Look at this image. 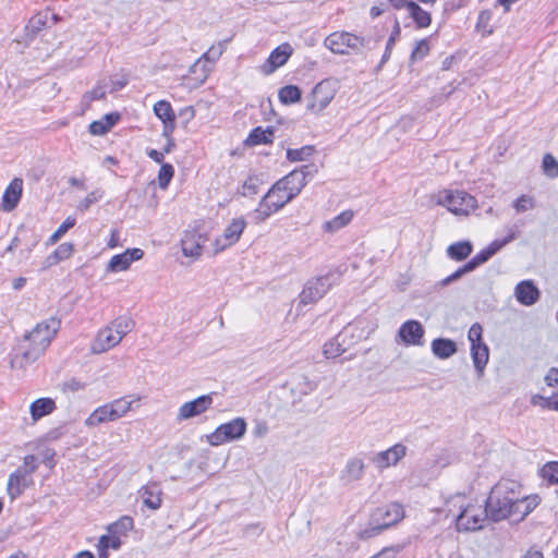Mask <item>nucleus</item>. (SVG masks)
<instances>
[{
	"instance_id": "f257e3e1",
	"label": "nucleus",
	"mask_w": 558,
	"mask_h": 558,
	"mask_svg": "<svg viewBox=\"0 0 558 558\" xmlns=\"http://www.w3.org/2000/svg\"><path fill=\"white\" fill-rule=\"evenodd\" d=\"M519 488L520 486L510 480H501L493 486L485 501L486 515L489 520L499 522L513 515Z\"/></svg>"
},
{
	"instance_id": "f03ea898",
	"label": "nucleus",
	"mask_w": 558,
	"mask_h": 558,
	"mask_svg": "<svg viewBox=\"0 0 558 558\" xmlns=\"http://www.w3.org/2000/svg\"><path fill=\"white\" fill-rule=\"evenodd\" d=\"M404 518V508L399 502H390L378 507L371 515L369 526L359 533L361 539L379 535L384 530L397 524Z\"/></svg>"
},
{
	"instance_id": "7ed1b4c3",
	"label": "nucleus",
	"mask_w": 558,
	"mask_h": 558,
	"mask_svg": "<svg viewBox=\"0 0 558 558\" xmlns=\"http://www.w3.org/2000/svg\"><path fill=\"white\" fill-rule=\"evenodd\" d=\"M514 239H515V233L513 231H511L505 239L494 240L487 247L480 251L468 263H465L463 266L459 267L450 276L442 279L440 281V286H442V287L448 286L451 282L460 279L465 274L475 270L478 266H481L484 263H486L487 260H489L497 252H499L505 245H507Z\"/></svg>"
},
{
	"instance_id": "20e7f679",
	"label": "nucleus",
	"mask_w": 558,
	"mask_h": 558,
	"mask_svg": "<svg viewBox=\"0 0 558 558\" xmlns=\"http://www.w3.org/2000/svg\"><path fill=\"white\" fill-rule=\"evenodd\" d=\"M437 204L457 216H468L477 207L475 197L464 191L446 190L439 192Z\"/></svg>"
},
{
	"instance_id": "39448f33",
	"label": "nucleus",
	"mask_w": 558,
	"mask_h": 558,
	"mask_svg": "<svg viewBox=\"0 0 558 558\" xmlns=\"http://www.w3.org/2000/svg\"><path fill=\"white\" fill-rule=\"evenodd\" d=\"M60 319L50 317L47 320L38 323L31 332L25 335V340H28L32 347L43 353L60 329Z\"/></svg>"
},
{
	"instance_id": "423d86ee",
	"label": "nucleus",
	"mask_w": 558,
	"mask_h": 558,
	"mask_svg": "<svg viewBox=\"0 0 558 558\" xmlns=\"http://www.w3.org/2000/svg\"><path fill=\"white\" fill-rule=\"evenodd\" d=\"M337 82L330 78L323 80L313 88L307 102V110L315 113L323 111L335 98Z\"/></svg>"
},
{
	"instance_id": "0eeeda50",
	"label": "nucleus",
	"mask_w": 558,
	"mask_h": 558,
	"mask_svg": "<svg viewBox=\"0 0 558 558\" xmlns=\"http://www.w3.org/2000/svg\"><path fill=\"white\" fill-rule=\"evenodd\" d=\"M487 519L485 506L468 505L457 517L456 526L459 532H474L481 530Z\"/></svg>"
},
{
	"instance_id": "6e6552de",
	"label": "nucleus",
	"mask_w": 558,
	"mask_h": 558,
	"mask_svg": "<svg viewBox=\"0 0 558 558\" xmlns=\"http://www.w3.org/2000/svg\"><path fill=\"white\" fill-rule=\"evenodd\" d=\"M246 422L243 417H235L230 422L219 425L209 436V442L213 446H219L225 442L238 440L246 433Z\"/></svg>"
},
{
	"instance_id": "1a4fd4ad",
	"label": "nucleus",
	"mask_w": 558,
	"mask_h": 558,
	"mask_svg": "<svg viewBox=\"0 0 558 558\" xmlns=\"http://www.w3.org/2000/svg\"><path fill=\"white\" fill-rule=\"evenodd\" d=\"M360 36L349 32H333L324 40V46L336 54L359 53Z\"/></svg>"
},
{
	"instance_id": "9d476101",
	"label": "nucleus",
	"mask_w": 558,
	"mask_h": 558,
	"mask_svg": "<svg viewBox=\"0 0 558 558\" xmlns=\"http://www.w3.org/2000/svg\"><path fill=\"white\" fill-rule=\"evenodd\" d=\"M329 279V276H323L308 280L300 293V303L307 305L320 300L331 287Z\"/></svg>"
},
{
	"instance_id": "9b49d317",
	"label": "nucleus",
	"mask_w": 558,
	"mask_h": 558,
	"mask_svg": "<svg viewBox=\"0 0 558 558\" xmlns=\"http://www.w3.org/2000/svg\"><path fill=\"white\" fill-rule=\"evenodd\" d=\"M246 227V221L244 218H235L231 221V223L223 230V233L220 238H217L214 242V254L222 252L223 250L230 247L235 244L244 229Z\"/></svg>"
},
{
	"instance_id": "f8f14e48",
	"label": "nucleus",
	"mask_w": 558,
	"mask_h": 558,
	"mask_svg": "<svg viewBox=\"0 0 558 558\" xmlns=\"http://www.w3.org/2000/svg\"><path fill=\"white\" fill-rule=\"evenodd\" d=\"M213 404L211 395H203L192 401L183 403L177 414L179 422L193 418L206 412Z\"/></svg>"
},
{
	"instance_id": "ddd939ff",
	"label": "nucleus",
	"mask_w": 558,
	"mask_h": 558,
	"mask_svg": "<svg viewBox=\"0 0 558 558\" xmlns=\"http://www.w3.org/2000/svg\"><path fill=\"white\" fill-rule=\"evenodd\" d=\"M292 47L289 44H282L275 48L266 61L260 65V72L264 75L272 74L278 68L286 64L292 54Z\"/></svg>"
},
{
	"instance_id": "4468645a",
	"label": "nucleus",
	"mask_w": 558,
	"mask_h": 558,
	"mask_svg": "<svg viewBox=\"0 0 558 558\" xmlns=\"http://www.w3.org/2000/svg\"><path fill=\"white\" fill-rule=\"evenodd\" d=\"M32 484V475L24 471V468H17L9 475L7 484V493L10 499L14 500L20 497Z\"/></svg>"
},
{
	"instance_id": "2eb2a0df",
	"label": "nucleus",
	"mask_w": 558,
	"mask_h": 558,
	"mask_svg": "<svg viewBox=\"0 0 558 558\" xmlns=\"http://www.w3.org/2000/svg\"><path fill=\"white\" fill-rule=\"evenodd\" d=\"M407 454V447L396 444L387 450L379 451L371 457V461L378 469H386L396 465Z\"/></svg>"
},
{
	"instance_id": "dca6fc26",
	"label": "nucleus",
	"mask_w": 558,
	"mask_h": 558,
	"mask_svg": "<svg viewBox=\"0 0 558 558\" xmlns=\"http://www.w3.org/2000/svg\"><path fill=\"white\" fill-rule=\"evenodd\" d=\"M121 336L110 325L101 329L90 344V350L95 354L104 353L121 342Z\"/></svg>"
},
{
	"instance_id": "f3484780",
	"label": "nucleus",
	"mask_w": 558,
	"mask_h": 558,
	"mask_svg": "<svg viewBox=\"0 0 558 558\" xmlns=\"http://www.w3.org/2000/svg\"><path fill=\"white\" fill-rule=\"evenodd\" d=\"M206 236L196 231H185L181 239L182 253L186 257L198 258L202 255Z\"/></svg>"
},
{
	"instance_id": "a211bd4d",
	"label": "nucleus",
	"mask_w": 558,
	"mask_h": 558,
	"mask_svg": "<svg viewBox=\"0 0 558 558\" xmlns=\"http://www.w3.org/2000/svg\"><path fill=\"white\" fill-rule=\"evenodd\" d=\"M424 328L417 320H408L399 329V336L405 344L421 345L424 336Z\"/></svg>"
},
{
	"instance_id": "6ab92c4d",
	"label": "nucleus",
	"mask_w": 558,
	"mask_h": 558,
	"mask_svg": "<svg viewBox=\"0 0 558 558\" xmlns=\"http://www.w3.org/2000/svg\"><path fill=\"white\" fill-rule=\"evenodd\" d=\"M515 298L519 303L525 306L535 304L539 298V290L531 280H524L515 287Z\"/></svg>"
},
{
	"instance_id": "aec40b11",
	"label": "nucleus",
	"mask_w": 558,
	"mask_h": 558,
	"mask_svg": "<svg viewBox=\"0 0 558 558\" xmlns=\"http://www.w3.org/2000/svg\"><path fill=\"white\" fill-rule=\"evenodd\" d=\"M365 472V463L360 458H352L348 460L344 469L341 471L340 481L348 485L353 482L360 481Z\"/></svg>"
},
{
	"instance_id": "412c9836",
	"label": "nucleus",
	"mask_w": 558,
	"mask_h": 558,
	"mask_svg": "<svg viewBox=\"0 0 558 558\" xmlns=\"http://www.w3.org/2000/svg\"><path fill=\"white\" fill-rule=\"evenodd\" d=\"M289 385L291 395L298 399L310 395L317 388V383L308 379L305 375H296L292 377Z\"/></svg>"
},
{
	"instance_id": "4be33fe9",
	"label": "nucleus",
	"mask_w": 558,
	"mask_h": 558,
	"mask_svg": "<svg viewBox=\"0 0 558 558\" xmlns=\"http://www.w3.org/2000/svg\"><path fill=\"white\" fill-rule=\"evenodd\" d=\"M141 497L143 499V504L151 509L157 510L161 507L162 499V490L157 483H150L146 486L142 487L140 490Z\"/></svg>"
},
{
	"instance_id": "5701e85b",
	"label": "nucleus",
	"mask_w": 558,
	"mask_h": 558,
	"mask_svg": "<svg viewBox=\"0 0 558 558\" xmlns=\"http://www.w3.org/2000/svg\"><path fill=\"white\" fill-rule=\"evenodd\" d=\"M22 189H23V180L20 178H14L9 186L5 189L2 201H3V208L5 210H13L21 196H22Z\"/></svg>"
},
{
	"instance_id": "b1692460",
	"label": "nucleus",
	"mask_w": 558,
	"mask_h": 558,
	"mask_svg": "<svg viewBox=\"0 0 558 558\" xmlns=\"http://www.w3.org/2000/svg\"><path fill=\"white\" fill-rule=\"evenodd\" d=\"M47 22L48 11L32 16L24 28V41L27 44L33 41L37 34L47 26Z\"/></svg>"
},
{
	"instance_id": "393cba45",
	"label": "nucleus",
	"mask_w": 558,
	"mask_h": 558,
	"mask_svg": "<svg viewBox=\"0 0 558 558\" xmlns=\"http://www.w3.org/2000/svg\"><path fill=\"white\" fill-rule=\"evenodd\" d=\"M539 501L541 498L537 495L521 497L519 489H517L513 515H518L520 520H523L538 506Z\"/></svg>"
},
{
	"instance_id": "a878e982",
	"label": "nucleus",
	"mask_w": 558,
	"mask_h": 558,
	"mask_svg": "<svg viewBox=\"0 0 558 558\" xmlns=\"http://www.w3.org/2000/svg\"><path fill=\"white\" fill-rule=\"evenodd\" d=\"M276 190H278V186H271L270 190L260 199L258 207L254 211V217L257 222L265 221L274 213L279 210L275 205L271 206V202L269 199L276 195Z\"/></svg>"
},
{
	"instance_id": "bb28decb",
	"label": "nucleus",
	"mask_w": 558,
	"mask_h": 558,
	"mask_svg": "<svg viewBox=\"0 0 558 558\" xmlns=\"http://www.w3.org/2000/svg\"><path fill=\"white\" fill-rule=\"evenodd\" d=\"M471 356L478 376L483 375L489 360V349L485 342L471 345Z\"/></svg>"
},
{
	"instance_id": "cd10ccee",
	"label": "nucleus",
	"mask_w": 558,
	"mask_h": 558,
	"mask_svg": "<svg viewBox=\"0 0 558 558\" xmlns=\"http://www.w3.org/2000/svg\"><path fill=\"white\" fill-rule=\"evenodd\" d=\"M458 351L453 340L447 338H437L432 342V352L438 359H449Z\"/></svg>"
},
{
	"instance_id": "c85d7f7f",
	"label": "nucleus",
	"mask_w": 558,
	"mask_h": 558,
	"mask_svg": "<svg viewBox=\"0 0 558 558\" xmlns=\"http://www.w3.org/2000/svg\"><path fill=\"white\" fill-rule=\"evenodd\" d=\"M274 141V129L267 128L263 129L262 126H257L253 129L246 140L244 141L246 146H257L262 144H270Z\"/></svg>"
},
{
	"instance_id": "c756f323",
	"label": "nucleus",
	"mask_w": 558,
	"mask_h": 558,
	"mask_svg": "<svg viewBox=\"0 0 558 558\" xmlns=\"http://www.w3.org/2000/svg\"><path fill=\"white\" fill-rule=\"evenodd\" d=\"M279 181L282 186L287 187V191L292 193V190H295L293 191L294 196H298L302 189L306 185V180L304 179L303 172L299 171L298 169L291 171Z\"/></svg>"
},
{
	"instance_id": "7c9ffc66",
	"label": "nucleus",
	"mask_w": 558,
	"mask_h": 558,
	"mask_svg": "<svg viewBox=\"0 0 558 558\" xmlns=\"http://www.w3.org/2000/svg\"><path fill=\"white\" fill-rule=\"evenodd\" d=\"M40 354H41L40 351H38L37 349H35L34 347L31 345L29 349L23 351L22 353H15L11 357V361H10L11 367L23 369L27 365L35 362L39 357Z\"/></svg>"
},
{
	"instance_id": "2f4dec72",
	"label": "nucleus",
	"mask_w": 558,
	"mask_h": 558,
	"mask_svg": "<svg viewBox=\"0 0 558 558\" xmlns=\"http://www.w3.org/2000/svg\"><path fill=\"white\" fill-rule=\"evenodd\" d=\"M354 213L352 210H344L332 219L324 222L323 230L327 233H335L348 226L352 221Z\"/></svg>"
},
{
	"instance_id": "473e14b6",
	"label": "nucleus",
	"mask_w": 558,
	"mask_h": 558,
	"mask_svg": "<svg viewBox=\"0 0 558 558\" xmlns=\"http://www.w3.org/2000/svg\"><path fill=\"white\" fill-rule=\"evenodd\" d=\"M56 409V403L50 398H39L31 404V415L34 421L50 414Z\"/></svg>"
},
{
	"instance_id": "72a5a7b5",
	"label": "nucleus",
	"mask_w": 558,
	"mask_h": 558,
	"mask_svg": "<svg viewBox=\"0 0 558 558\" xmlns=\"http://www.w3.org/2000/svg\"><path fill=\"white\" fill-rule=\"evenodd\" d=\"M116 421L110 403L97 408L85 421L87 426H97L105 422Z\"/></svg>"
},
{
	"instance_id": "f704fd0d",
	"label": "nucleus",
	"mask_w": 558,
	"mask_h": 558,
	"mask_svg": "<svg viewBox=\"0 0 558 558\" xmlns=\"http://www.w3.org/2000/svg\"><path fill=\"white\" fill-rule=\"evenodd\" d=\"M473 251V245L470 241H460L452 243L447 248V255L457 262L468 258Z\"/></svg>"
},
{
	"instance_id": "c9c22d12",
	"label": "nucleus",
	"mask_w": 558,
	"mask_h": 558,
	"mask_svg": "<svg viewBox=\"0 0 558 558\" xmlns=\"http://www.w3.org/2000/svg\"><path fill=\"white\" fill-rule=\"evenodd\" d=\"M345 338V332L342 331L337 335L336 338L324 344V354L327 359H335L340 356L342 353L347 351V349L342 344V340Z\"/></svg>"
},
{
	"instance_id": "e433bc0d",
	"label": "nucleus",
	"mask_w": 558,
	"mask_h": 558,
	"mask_svg": "<svg viewBox=\"0 0 558 558\" xmlns=\"http://www.w3.org/2000/svg\"><path fill=\"white\" fill-rule=\"evenodd\" d=\"M302 92L296 85H287L279 89V100L284 105H291L301 100Z\"/></svg>"
},
{
	"instance_id": "4c0bfd02",
	"label": "nucleus",
	"mask_w": 558,
	"mask_h": 558,
	"mask_svg": "<svg viewBox=\"0 0 558 558\" xmlns=\"http://www.w3.org/2000/svg\"><path fill=\"white\" fill-rule=\"evenodd\" d=\"M409 14L414 20L416 25L421 28L429 26L432 22L430 14L423 10L416 2L413 1L412 4H409Z\"/></svg>"
},
{
	"instance_id": "58836bf2",
	"label": "nucleus",
	"mask_w": 558,
	"mask_h": 558,
	"mask_svg": "<svg viewBox=\"0 0 558 558\" xmlns=\"http://www.w3.org/2000/svg\"><path fill=\"white\" fill-rule=\"evenodd\" d=\"M272 186H278V190H276V195L269 199L271 206L275 205L279 210L295 197L293 192L287 191V187L280 184V181H277Z\"/></svg>"
},
{
	"instance_id": "ea45409f",
	"label": "nucleus",
	"mask_w": 558,
	"mask_h": 558,
	"mask_svg": "<svg viewBox=\"0 0 558 558\" xmlns=\"http://www.w3.org/2000/svg\"><path fill=\"white\" fill-rule=\"evenodd\" d=\"M154 112L161 120V122L175 120V113L172 109V106L167 100L157 101L154 105Z\"/></svg>"
},
{
	"instance_id": "a19ab883",
	"label": "nucleus",
	"mask_w": 558,
	"mask_h": 558,
	"mask_svg": "<svg viewBox=\"0 0 558 558\" xmlns=\"http://www.w3.org/2000/svg\"><path fill=\"white\" fill-rule=\"evenodd\" d=\"M542 171L549 179L558 178V160L550 154L546 153L542 159Z\"/></svg>"
},
{
	"instance_id": "79ce46f5",
	"label": "nucleus",
	"mask_w": 558,
	"mask_h": 558,
	"mask_svg": "<svg viewBox=\"0 0 558 558\" xmlns=\"http://www.w3.org/2000/svg\"><path fill=\"white\" fill-rule=\"evenodd\" d=\"M138 400L140 398L129 400L126 397H124L110 402L111 409L113 411V417L116 420L122 417L128 411L131 410L132 403Z\"/></svg>"
},
{
	"instance_id": "37998d69",
	"label": "nucleus",
	"mask_w": 558,
	"mask_h": 558,
	"mask_svg": "<svg viewBox=\"0 0 558 558\" xmlns=\"http://www.w3.org/2000/svg\"><path fill=\"white\" fill-rule=\"evenodd\" d=\"M492 17L493 12L490 10H482L480 12L476 22V29L481 32L483 35L493 34V27L490 25Z\"/></svg>"
},
{
	"instance_id": "c03bdc74",
	"label": "nucleus",
	"mask_w": 558,
	"mask_h": 558,
	"mask_svg": "<svg viewBox=\"0 0 558 558\" xmlns=\"http://www.w3.org/2000/svg\"><path fill=\"white\" fill-rule=\"evenodd\" d=\"M314 153V147L306 145L298 149L289 148L287 149V159L289 161H303L310 158Z\"/></svg>"
},
{
	"instance_id": "a18cd8bd",
	"label": "nucleus",
	"mask_w": 558,
	"mask_h": 558,
	"mask_svg": "<svg viewBox=\"0 0 558 558\" xmlns=\"http://www.w3.org/2000/svg\"><path fill=\"white\" fill-rule=\"evenodd\" d=\"M76 223V220L72 217H68L59 228L50 235L47 241V245L56 244L71 228Z\"/></svg>"
},
{
	"instance_id": "49530a36",
	"label": "nucleus",
	"mask_w": 558,
	"mask_h": 558,
	"mask_svg": "<svg viewBox=\"0 0 558 558\" xmlns=\"http://www.w3.org/2000/svg\"><path fill=\"white\" fill-rule=\"evenodd\" d=\"M133 529V519L129 515L120 518L117 522L108 526L110 534H124Z\"/></svg>"
},
{
	"instance_id": "de8ad7c7",
	"label": "nucleus",
	"mask_w": 558,
	"mask_h": 558,
	"mask_svg": "<svg viewBox=\"0 0 558 558\" xmlns=\"http://www.w3.org/2000/svg\"><path fill=\"white\" fill-rule=\"evenodd\" d=\"M113 330L117 331L118 336L123 339L134 327V322L129 317H119L110 324Z\"/></svg>"
},
{
	"instance_id": "09e8293b",
	"label": "nucleus",
	"mask_w": 558,
	"mask_h": 558,
	"mask_svg": "<svg viewBox=\"0 0 558 558\" xmlns=\"http://www.w3.org/2000/svg\"><path fill=\"white\" fill-rule=\"evenodd\" d=\"M174 175V168L170 163H162L158 172V185L166 190Z\"/></svg>"
},
{
	"instance_id": "8fccbe9b",
	"label": "nucleus",
	"mask_w": 558,
	"mask_h": 558,
	"mask_svg": "<svg viewBox=\"0 0 558 558\" xmlns=\"http://www.w3.org/2000/svg\"><path fill=\"white\" fill-rule=\"evenodd\" d=\"M130 262L126 257V254L123 252L122 254H117L111 257L109 264H108V270L110 271H123L126 270L130 267Z\"/></svg>"
},
{
	"instance_id": "3c124183",
	"label": "nucleus",
	"mask_w": 558,
	"mask_h": 558,
	"mask_svg": "<svg viewBox=\"0 0 558 558\" xmlns=\"http://www.w3.org/2000/svg\"><path fill=\"white\" fill-rule=\"evenodd\" d=\"M429 52V45L427 39L416 41L414 49L411 52L410 60L412 63L422 60Z\"/></svg>"
},
{
	"instance_id": "603ef678",
	"label": "nucleus",
	"mask_w": 558,
	"mask_h": 558,
	"mask_svg": "<svg viewBox=\"0 0 558 558\" xmlns=\"http://www.w3.org/2000/svg\"><path fill=\"white\" fill-rule=\"evenodd\" d=\"M96 547L118 550L121 547V539L117 534L101 535Z\"/></svg>"
},
{
	"instance_id": "864d4df0",
	"label": "nucleus",
	"mask_w": 558,
	"mask_h": 558,
	"mask_svg": "<svg viewBox=\"0 0 558 558\" xmlns=\"http://www.w3.org/2000/svg\"><path fill=\"white\" fill-rule=\"evenodd\" d=\"M380 36H360L361 45H359V53L376 49L380 43Z\"/></svg>"
},
{
	"instance_id": "5fc2aeb1",
	"label": "nucleus",
	"mask_w": 558,
	"mask_h": 558,
	"mask_svg": "<svg viewBox=\"0 0 558 558\" xmlns=\"http://www.w3.org/2000/svg\"><path fill=\"white\" fill-rule=\"evenodd\" d=\"M102 194L104 193L100 190L90 192L84 199L78 203L77 209L81 211L87 210L93 204L97 203L102 197Z\"/></svg>"
},
{
	"instance_id": "6e6d98bb",
	"label": "nucleus",
	"mask_w": 558,
	"mask_h": 558,
	"mask_svg": "<svg viewBox=\"0 0 558 558\" xmlns=\"http://www.w3.org/2000/svg\"><path fill=\"white\" fill-rule=\"evenodd\" d=\"M535 207V202L533 197L529 195H521L513 204V208L518 213H525L527 210H531Z\"/></svg>"
},
{
	"instance_id": "4d7b16f0",
	"label": "nucleus",
	"mask_w": 558,
	"mask_h": 558,
	"mask_svg": "<svg viewBox=\"0 0 558 558\" xmlns=\"http://www.w3.org/2000/svg\"><path fill=\"white\" fill-rule=\"evenodd\" d=\"M543 477L551 483H558V462H548L542 469Z\"/></svg>"
},
{
	"instance_id": "13d9d810",
	"label": "nucleus",
	"mask_w": 558,
	"mask_h": 558,
	"mask_svg": "<svg viewBox=\"0 0 558 558\" xmlns=\"http://www.w3.org/2000/svg\"><path fill=\"white\" fill-rule=\"evenodd\" d=\"M258 192V179L255 177H248L243 185L241 194L243 196H253Z\"/></svg>"
},
{
	"instance_id": "bf43d9fd",
	"label": "nucleus",
	"mask_w": 558,
	"mask_h": 558,
	"mask_svg": "<svg viewBox=\"0 0 558 558\" xmlns=\"http://www.w3.org/2000/svg\"><path fill=\"white\" fill-rule=\"evenodd\" d=\"M73 251H74V246L72 243L70 242H64L62 244H60L54 251L53 253L56 254L57 258L62 262V260H65L68 258L71 257V255L73 254Z\"/></svg>"
},
{
	"instance_id": "052dcab7",
	"label": "nucleus",
	"mask_w": 558,
	"mask_h": 558,
	"mask_svg": "<svg viewBox=\"0 0 558 558\" xmlns=\"http://www.w3.org/2000/svg\"><path fill=\"white\" fill-rule=\"evenodd\" d=\"M482 333H483V328L478 323H475L470 327L469 332H468V339L471 342V345L473 343L477 344V343L484 342Z\"/></svg>"
},
{
	"instance_id": "680f3d73",
	"label": "nucleus",
	"mask_w": 558,
	"mask_h": 558,
	"mask_svg": "<svg viewBox=\"0 0 558 558\" xmlns=\"http://www.w3.org/2000/svg\"><path fill=\"white\" fill-rule=\"evenodd\" d=\"M536 399L542 400V405L543 407L558 411V395L554 396V397H550V398H545V397H542V396H535L532 399V402L534 404H537Z\"/></svg>"
},
{
	"instance_id": "e2e57ef3",
	"label": "nucleus",
	"mask_w": 558,
	"mask_h": 558,
	"mask_svg": "<svg viewBox=\"0 0 558 558\" xmlns=\"http://www.w3.org/2000/svg\"><path fill=\"white\" fill-rule=\"evenodd\" d=\"M89 132L93 135H104L109 132V129L106 126L104 120L93 121L89 124Z\"/></svg>"
},
{
	"instance_id": "0e129e2a",
	"label": "nucleus",
	"mask_w": 558,
	"mask_h": 558,
	"mask_svg": "<svg viewBox=\"0 0 558 558\" xmlns=\"http://www.w3.org/2000/svg\"><path fill=\"white\" fill-rule=\"evenodd\" d=\"M22 468H24V471L32 475L38 468L36 457L34 454L24 457V465Z\"/></svg>"
},
{
	"instance_id": "69168bd1",
	"label": "nucleus",
	"mask_w": 558,
	"mask_h": 558,
	"mask_svg": "<svg viewBox=\"0 0 558 558\" xmlns=\"http://www.w3.org/2000/svg\"><path fill=\"white\" fill-rule=\"evenodd\" d=\"M63 390L78 391L84 389L85 385L76 378H71L62 384Z\"/></svg>"
},
{
	"instance_id": "338daca9",
	"label": "nucleus",
	"mask_w": 558,
	"mask_h": 558,
	"mask_svg": "<svg viewBox=\"0 0 558 558\" xmlns=\"http://www.w3.org/2000/svg\"><path fill=\"white\" fill-rule=\"evenodd\" d=\"M105 95H106V90L104 89V87L98 86V87H95L94 89H92L90 92L86 93L84 98L87 101H93V100L102 99L105 97Z\"/></svg>"
},
{
	"instance_id": "774afa93",
	"label": "nucleus",
	"mask_w": 558,
	"mask_h": 558,
	"mask_svg": "<svg viewBox=\"0 0 558 558\" xmlns=\"http://www.w3.org/2000/svg\"><path fill=\"white\" fill-rule=\"evenodd\" d=\"M545 381L550 387L558 384V368L551 367L545 376Z\"/></svg>"
}]
</instances>
